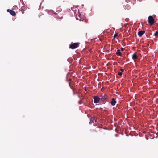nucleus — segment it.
I'll use <instances>...</instances> for the list:
<instances>
[{"label": "nucleus", "instance_id": "f257e3e1", "mask_svg": "<svg viewBox=\"0 0 158 158\" xmlns=\"http://www.w3.org/2000/svg\"><path fill=\"white\" fill-rule=\"evenodd\" d=\"M80 43H71L69 45V48L72 49H75L79 46Z\"/></svg>", "mask_w": 158, "mask_h": 158}, {"label": "nucleus", "instance_id": "f03ea898", "mask_svg": "<svg viewBox=\"0 0 158 158\" xmlns=\"http://www.w3.org/2000/svg\"><path fill=\"white\" fill-rule=\"evenodd\" d=\"M148 23L151 26L154 23V19L152 16L150 15L148 17Z\"/></svg>", "mask_w": 158, "mask_h": 158}, {"label": "nucleus", "instance_id": "7ed1b4c3", "mask_svg": "<svg viewBox=\"0 0 158 158\" xmlns=\"http://www.w3.org/2000/svg\"><path fill=\"white\" fill-rule=\"evenodd\" d=\"M100 100V98L99 97L95 96L94 97V102L95 103H98Z\"/></svg>", "mask_w": 158, "mask_h": 158}, {"label": "nucleus", "instance_id": "20e7f679", "mask_svg": "<svg viewBox=\"0 0 158 158\" xmlns=\"http://www.w3.org/2000/svg\"><path fill=\"white\" fill-rule=\"evenodd\" d=\"M7 11L8 12H9L10 14L13 16H15L16 15V14L15 12L11 10L8 9L7 10Z\"/></svg>", "mask_w": 158, "mask_h": 158}, {"label": "nucleus", "instance_id": "39448f33", "mask_svg": "<svg viewBox=\"0 0 158 158\" xmlns=\"http://www.w3.org/2000/svg\"><path fill=\"white\" fill-rule=\"evenodd\" d=\"M107 96L106 95L104 94V96H102L101 98H100V100L102 101H103L105 100L107 98Z\"/></svg>", "mask_w": 158, "mask_h": 158}, {"label": "nucleus", "instance_id": "423d86ee", "mask_svg": "<svg viewBox=\"0 0 158 158\" xmlns=\"http://www.w3.org/2000/svg\"><path fill=\"white\" fill-rule=\"evenodd\" d=\"M145 33V31H139L138 33V35L139 37H141L142 36V35L144 34Z\"/></svg>", "mask_w": 158, "mask_h": 158}, {"label": "nucleus", "instance_id": "0eeeda50", "mask_svg": "<svg viewBox=\"0 0 158 158\" xmlns=\"http://www.w3.org/2000/svg\"><path fill=\"white\" fill-rule=\"evenodd\" d=\"M116 103V101L115 99L114 98H113L111 102V104L112 106H114Z\"/></svg>", "mask_w": 158, "mask_h": 158}, {"label": "nucleus", "instance_id": "6e6552de", "mask_svg": "<svg viewBox=\"0 0 158 158\" xmlns=\"http://www.w3.org/2000/svg\"><path fill=\"white\" fill-rule=\"evenodd\" d=\"M138 58V56L136 53H134L132 55V58L134 60L137 59Z\"/></svg>", "mask_w": 158, "mask_h": 158}, {"label": "nucleus", "instance_id": "1a4fd4ad", "mask_svg": "<svg viewBox=\"0 0 158 158\" xmlns=\"http://www.w3.org/2000/svg\"><path fill=\"white\" fill-rule=\"evenodd\" d=\"M94 121H95V122H96V120L95 119V118L94 117H92L90 118V122H89V124H91L92 123H94Z\"/></svg>", "mask_w": 158, "mask_h": 158}, {"label": "nucleus", "instance_id": "9d476101", "mask_svg": "<svg viewBox=\"0 0 158 158\" xmlns=\"http://www.w3.org/2000/svg\"><path fill=\"white\" fill-rule=\"evenodd\" d=\"M120 49H118L117 50V52H116V54L119 56H122V54L121 52H120Z\"/></svg>", "mask_w": 158, "mask_h": 158}, {"label": "nucleus", "instance_id": "9b49d317", "mask_svg": "<svg viewBox=\"0 0 158 158\" xmlns=\"http://www.w3.org/2000/svg\"><path fill=\"white\" fill-rule=\"evenodd\" d=\"M102 129L101 128H99L98 127H97L96 128L95 131L96 132H101L102 131Z\"/></svg>", "mask_w": 158, "mask_h": 158}, {"label": "nucleus", "instance_id": "f8f14e48", "mask_svg": "<svg viewBox=\"0 0 158 158\" xmlns=\"http://www.w3.org/2000/svg\"><path fill=\"white\" fill-rule=\"evenodd\" d=\"M118 33H115L113 37V39H114L115 38L118 36Z\"/></svg>", "mask_w": 158, "mask_h": 158}, {"label": "nucleus", "instance_id": "ddd939ff", "mask_svg": "<svg viewBox=\"0 0 158 158\" xmlns=\"http://www.w3.org/2000/svg\"><path fill=\"white\" fill-rule=\"evenodd\" d=\"M158 35V31H157L154 33V35L155 36H156Z\"/></svg>", "mask_w": 158, "mask_h": 158}, {"label": "nucleus", "instance_id": "4468645a", "mask_svg": "<svg viewBox=\"0 0 158 158\" xmlns=\"http://www.w3.org/2000/svg\"><path fill=\"white\" fill-rule=\"evenodd\" d=\"M118 74L120 76H121L122 74V73L121 72H119L118 73Z\"/></svg>", "mask_w": 158, "mask_h": 158}, {"label": "nucleus", "instance_id": "2eb2a0df", "mask_svg": "<svg viewBox=\"0 0 158 158\" xmlns=\"http://www.w3.org/2000/svg\"><path fill=\"white\" fill-rule=\"evenodd\" d=\"M120 70L122 72H123L124 71V69H120Z\"/></svg>", "mask_w": 158, "mask_h": 158}, {"label": "nucleus", "instance_id": "dca6fc26", "mask_svg": "<svg viewBox=\"0 0 158 158\" xmlns=\"http://www.w3.org/2000/svg\"><path fill=\"white\" fill-rule=\"evenodd\" d=\"M82 103V102L81 100H80L79 101V103L80 104H81V103Z\"/></svg>", "mask_w": 158, "mask_h": 158}, {"label": "nucleus", "instance_id": "f3484780", "mask_svg": "<svg viewBox=\"0 0 158 158\" xmlns=\"http://www.w3.org/2000/svg\"><path fill=\"white\" fill-rule=\"evenodd\" d=\"M121 51H123L124 50V48H121Z\"/></svg>", "mask_w": 158, "mask_h": 158}, {"label": "nucleus", "instance_id": "a211bd4d", "mask_svg": "<svg viewBox=\"0 0 158 158\" xmlns=\"http://www.w3.org/2000/svg\"><path fill=\"white\" fill-rule=\"evenodd\" d=\"M103 89V88H102L101 89V91H102V90Z\"/></svg>", "mask_w": 158, "mask_h": 158}, {"label": "nucleus", "instance_id": "6ab92c4d", "mask_svg": "<svg viewBox=\"0 0 158 158\" xmlns=\"http://www.w3.org/2000/svg\"><path fill=\"white\" fill-rule=\"evenodd\" d=\"M22 13L23 14L24 13V11H22Z\"/></svg>", "mask_w": 158, "mask_h": 158}]
</instances>
